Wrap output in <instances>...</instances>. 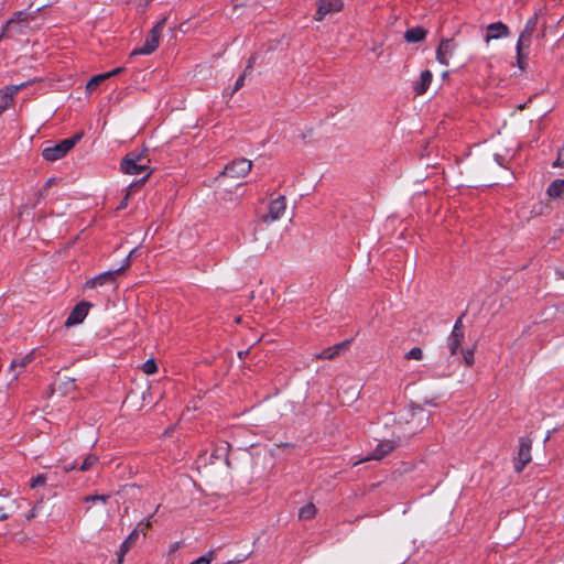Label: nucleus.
I'll list each match as a JSON object with an SVG mask.
<instances>
[{"label":"nucleus","mask_w":564,"mask_h":564,"mask_svg":"<svg viewBox=\"0 0 564 564\" xmlns=\"http://www.w3.org/2000/svg\"><path fill=\"white\" fill-rule=\"evenodd\" d=\"M34 18L33 13L25 10L14 12L2 28L0 41L2 39L21 41L23 37H26L32 31L30 22L34 20Z\"/></svg>","instance_id":"f257e3e1"},{"label":"nucleus","mask_w":564,"mask_h":564,"mask_svg":"<svg viewBox=\"0 0 564 564\" xmlns=\"http://www.w3.org/2000/svg\"><path fill=\"white\" fill-rule=\"evenodd\" d=\"M150 160L143 153L129 152L121 161V170L126 174L130 175H139L145 173L144 176L140 180L144 182L149 178L152 173L150 169Z\"/></svg>","instance_id":"f03ea898"},{"label":"nucleus","mask_w":564,"mask_h":564,"mask_svg":"<svg viewBox=\"0 0 564 564\" xmlns=\"http://www.w3.org/2000/svg\"><path fill=\"white\" fill-rule=\"evenodd\" d=\"M167 18H162L149 32L148 36L142 46L135 47L130 57L137 55H149L152 54L160 44L161 33L166 24Z\"/></svg>","instance_id":"7ed1b4c3"},{"label":"nucleus","mask_w":564,"mask_h":564,"mask_svg":"<svg viewBox=\"0 0 564 564\" xmlns=\"http://www.w3.org/2000/svg\"><path fill=\"white\" fill-rule=\"evenodd\" d=\"M83 133H76L70 138L64 139L53 147L43 149L42 156L45 161L54 162L64 158L82 139Z\"/></svg>","instance_id":"20e7f679"},{"label":"nucleus","mask_w":564,"mask_h":564,"mask_svg":"<svg viewBox=\"0 0 564 564\" xmlns=\"http://www.w3.org/2000/svg\"><path fill=\"white\" fill-rule=\"evenodd\" d=\"M128 261H129V258L126 259V262H128ZM126 267H128V263L121 265L118 269L102 272V273L87 280L85 283V288L95 289L97 286H102L106 284L116 285L118 275L126 269Z\"/></svg>","instance_id":"39448f33"},{"label":"nucleus","mask_w":564,"mask_h":564,"mask_svg":"<svg viewBox=\"0 0 564 564\" xmlns=\"http://www.w3.org/2000/svg\"><path fill=\"white\" fill-rule=\"evenodd\" d=\"M532 440L527 436L519 438L518 456L514 458V470L521 473L531 462Z\"/></svg>","instance_id":"423d86ee"},{"label":"nucleus","mask_w":564,"mask_h":564,"mask_svg":"<svg viewBox=\"0 0 564 564\" xmlns=\"http://www.w3.org/2000/svg\"><path fill=\"white\" fill-rule=\"evenodd\" d=\"M251 169L252 162L245 158H240L228 163L225 166L223 174L232 178H238L246 176Z\"/></svg>","instance_id":"0eeeda50"},{"label":"nucleus","mask_w":564,"mask_h":564,"mask_svg":"<svg viewBox=\"0 0 564 564\" xmlns=\"http://www.w3.org/2000/svg\"><path fill=\"white\" fill-rule=\"evenodd\" d=\"M91 306H93V304L89 302H86V301H82V302L77 303L74 306V308L70 311V313L65 322V325L73 326V325L83 323Z\"/></svg>","instance_id":"6e6552de"},{"label":"nucleus","mask_w":564,"mask_h":564,"mask_svg":"<svg viewBox=\"0 0 564 564\" xmlns=\"http://www.w3.org/2000/svg\"><path fill=\"white\" fill-rule=\"evenodd\" d=\"M344 7L341 0H319L317 2V10L315 12L314 19L316 21H322L324 18L332 12H339Z\"/></svg>","instance_id":"1a4fd4ad"},{"label":"nucleus","mask_w":564,"mask_h":564,"mask_svg":"<svg viewBox=\"0 0 564 564\" xmlns=\"http://www.w3.org/2000/svg\"><path fill=\"white\" fill-rule=\"evenodd\" d=\"M456 43L454 39H442L436 48V59L442 65H448L449 57L453 56L456 50Z\"/></svg>","instance_id":"9d476101"},{"label":"nucleus","mask_w":564,"mask_h":564,"mask_svg":"<svg viewBox=\"0 0 564 564\" xmlns=\"http://www.w3.org/2000/svg\"><path fill=\"white\" fill-rule=\"evenodd\" d=\"M286 209V199L284 196H279L275 199H272L269 204L268 215L263 217V221H275L280 219Z\"/></svg>","instance_id":"9b49d317"},{"label":"nucleus","mask_w":564,"mask_h":564,"mask_svg":"<svg viewBox=\"0 0 564 564\" xmlns=\"http://www.w3.org/2000/svg\"><path fill=\"white\" fill-rule=\"evenodd\" d=\"M510 35V29L507 24L501 21L494 22L487 25L485 42L489 43L492 40L508 37Z\"/></svg>","instance_id":"f8f14e48"},{"label":"nucleus","mask_w":564,"mask_h":564,"mask_svg":"<svg viewBox=\"0 0 564 564\" xmlns=\"http://www.w3.org/2000/svg\"><path fill=\"white\" fill-rule=\"evenodd\" d=\"M395 447H397V444L394 441H390V440L381 441L378 443L377 447L371 452V454L365 460H370V459L380 460L386 455L391 453Z\"/></svg>","instance_id":"ddd939ff"},{"label":"nucleus","mask_w":564,"mask_h":564,"mask_svg":"<svg viewBox=\"0 0 564 564\" xmlns=\"http://www.w3.org/2000/svg\"><path fill=\"white\" fill-rule=\"evenodd\" d=\"M351 344V340H344L341 343L335 344L332 347H327L323 349L319 354L316 355L317 359L332 360L336 358L341 350L347 349Z\"/></svg>","instance_id":"4468645a"},{"label":"nucleus","mask_w":564,"mask_h":564,"mask_svg":"<svg viewBox=\"0 0 564 564\" xmlns=\"http://www.w3.org/2000/svg\"><path fill=\"white\" fill-rule=\"evenodd\" d=\"M538 24V14L535 13L533 17L529 18L525 22L523 31L520 33L518 41L520 44H525V47H529L531 44L532 34Z\"/></svg>","instance_id":"2eb2a0df"},{"label":"nucleus","mask_w":564,"mask_h":564,"mask_svg":"<svg viewBox=\"0 0 564 564\" xmlns=\"http://www.w3.org/2000/svg\"><path fill=\"white\" fill-rule=\"evenodd\" d=\"M139 539V530L134 529L130 532V534L126 538V540L121 543L119 551L117 553L118 563H122L124 555L130 551V549L135 544Z\"/></svg>","instance_id":"dca6fc26"},{"label":"nucleus","mask_w":564,"mask_h":564,"mask_svg":"<svg viewBox=\"0 0 564 564\" xmlns=\"http://www.w3.org/2000/svg\"><path fill=\"white\" fill-rule=\"evenodd\" d=\"M432 78L433 74L431 70H422L420 75V80L414 83L413 85L415 94L419 96L425 94L432 83Z\"/></svg>","instance_id":"f3484780"},{"label":"nucleus","mask_w":564,"mask_h":564,"mask_svg":"<svg viewBox=\"0 0 564 564\" xmlns=\"http://www.w3.org/2000/svg\"><path fill=\"white\" fill-rule=\"evenodd\" d=\"M427 35V31L422 26L408 29L404 33V40L408 43H417L423 41Z\"/></svg>","instance_id":"a211bd4d"},{"label":"nucleus","mask_w":564,"mask_h":564,"mask_svg":"<svg viewBox=\"0 0 564 564\" xmlns=\"http://www.w3.org/2000/svg\"><path fill=\"white\" fill-rule=\"evenodd\" d=\"M464 338L465 333L451 332L447 337V348L449 349L451 356L457 355Z\"/></svg>","instance_id":"6ab92c4d"},{"label":"nucleus","mask_w":564,"mask_h":564,"mask_svg":"<svg viewBox=\"0 0 564 564\" xmlns=\"http://www.w3.org/2000/svg\"><path fill=\"white\" fill-rule=\"evenodd\" d=\"M564 192V180L556 178L547 187L546 194L551 198H558Z\"/></svg>","instance_id":"aec40b11"},{"label":"nucleus","mask_w":564,"mask_h":564,"mask_svg":"<svg viewBox=\"0 0 564 564\" xmlns=\"http://www.w3.org/2000/svg\"><path fill=\"white\" fill-rule=\"evenodd\" d=\"M315 514H316V508H315L314 503H312V502L304 505L299 510V519L300 520H304V521L311 520L315 517Z\"/></svg>","instance_id":"412c9836"},{"label":"nucleus","mask_w":564,"mask_h":564,"mask_svg":"<svg viewBox=\"0 0 564 564\" xmlns=\"http://www.w3.org/2000/svg\"><path fill=\"white\" fill-rule=\"evenodd\" d=\"M523 48L525 47V44H520V42H517L516 51H517V65L521 70H524L527 68V59L528 54L523 53Z\"/></svg>","instance_id":"4be33fe9"},{"label":"nucleus","mask_w":564,"mask_h":564,"mask_svg":"<svg viewBox=\"0 0 564 564\" xmlns=\"http://www.w3.org/2000/svg\"><path fill=\"white\" fill-rule=\"evenodd\" d=\"M33 360H34V352H30L22 358L13 359L10 364V368L15 369L17 367H20L21 369H23L28 365H30Z\"/></svg>","instance_id":"5701e85b"},{"label":"nucleus","mask_w":564,"mask_h":564,"mask_svg":"<svg viewBox=\"0 0 564 564\" xmlns=\"http://www.w3.org/2000/svg\"><path fill=\"white\" fill-rule=\"evenodd\" d=\"M230 444L228 442H223L220 445H218L215 449V452L212 454V457L214 458H220L221 456L226 457V463L229 465L228 454L230 451Z\"/></svg>","instance_id":"b1692460"},{"label":"nucleus","mask_w":564,"mask_h":564,"mask_svg":"<svg viewBox=\"0 0 564 564\" xmlns=\"http://www.w3.org/2000/svg\"><path fill=\"white\" fill-rule=\"evenodd\" d=\"M99 460V457L96 454H88L82 465L78 467V470L80 471H87L93 468Z\"/></svg>","instance_id":"393cba45"},{"label":"nucleus","mask_w":564,"mask_h":564,"mask_svg":"<svg viewBox=\"0 0 564 564\" xmlns=\"http://www.w3.org/2000/svg\"><path fill=\"white\" fill-rule=\"evenodd\" d=\"M21 90V86L17 85H8L3 88V90H0L1 96H7L8 102L12 105L14 96Z\"/></svg>","instance_id":"a878e982"},{"label":"nucleus","mask_w":564,"mask_h":564,"mask_svg":"<svg viewBox=\"0 0 564 564\" xmlns=\"http://www.w3.org/2000/svg\"><path fill=\"white\" fill-rule=\"evenodd\" d=\"M21 90V86L17 85H8L3 88V90H0L1 96H7L8 102L12 105L14 96Z\"/></svg>","instance_id":"bb28decb"},{"label":"nucleus","mask_w":564,"mask_h":564,"mask_svg":"<svg viewBox=\"0 0 564 564\" xmlns=\"http://www.w3.org/2000/svg\"><path fill=\"white\" fill-rule=\"evenodd\" d=\"M104 80H106V76L104 74L93 76L86 84V90L88 93H93Z\"/></svg>","instance_id":"cd10ccee"},{"label":"nucleus","mask_w":564,"mask_h":564,"mask_svg":"<svg viewBox=\"0 0 564 564\" xmlns=\"http://www.w3.org/2000/svg\"><path fill=\"white\" fill-rule=\"evenodd\" d=\"M158 364L155 359L150 358L142 365V371L147 375H154L158 372Z\"/></svg>","instance_id":"c85d7f7f"},{"label":"nucleus","mask_w":564,"mask_h":564,"mask_svg":"<svg viewBox=\"0 0 564 564\" xmlns=\"http://www.w3.org/2000/svg\"><path fill=\"white\" fill-rule=\"evenodd\" d=\"M48 479L47 474H37L36 476L32 477L30 480V487L32 489L37 488L40 486H44L46 484V480Z\"/></svg>","instance_id":"c756f323"},{"label":"nucleus","mask_w":564,"mask_h":564,"mask_svg":"<svg viewBox=\"0 0 564 564\" xmlns=\"http://www.w3.org/2000/svg\"><path fill=\"white\" fill-rule=\"evenodd\" d=\"M216 557L215 551L210 550L188 564H210Z\"/></svg>","instance_id":"7c9ffc66"},{"label":"nucleus","mask_w":564,"mask_h":564,"mask_svg":"<svg viewBox=\"0 0 564 564\" xmlns=\"http://www.w3.org/2000/svg\"><path fill=\"white\" fill-rule=\"evenodd\" d=\"M423 358V350L420 347H413L405 354L408 360H421Z\"/></svg>","instance_id":"2f4dec72"},{"label":"nucleus","mask_w":564,"mask_h":564,"mask_svg":"<svg viewBox=\"0 0 564 564\" xmlns=\"http://www.w3.org/2000/svg\"><path fill=\"white\" fill-rule=\"evenodd\" d=\"M109 495H89L85 497V502H96L101 501L102 503H107L109 500Z\"/></svg>","instance_id":"473e14b6"},{"label":"nucleus","mask_w":564,"mask_h":564,"mask_svg":"<svg viewBox=\"0 0 564 564\" xmlns=\"http://www.w3.org/2000/svg\"><path fill=\"white\" fill-rule=\"evenodd\" d=\"M462 354L466 366L471 367L475 362L474 349H462Z\"/></svg>","instance_id":"72a5a7b5"},{"label":"nucleus","mask_w":564,"mask_h":564,"mask_svg":"<svg viewBox=\"0 0 564 564\" xmlns=\"http://www.w3.org/2000/svg\"><path fill=\"white\" fill-rule=\"evenodd\" d=\"M248 74H245V72H242V74L236 79L235 82V85H234V88H232V91H231V95H234L236 91H238L241 87H243L245 85V79H246V76Z\"/></svg>","instance_id":"f704fd0d"},{"label":"nucleus","mask_w":564,"mask_h":564,"mask_svg":"<svg viewBox=\"0 0 564 564\" xmlns=\"http://www.w3.org/2000/svg\"><path fill=\"white\" fill-rule=\"evenodd\" d=\"M553 167H564V145L560 149L556 160L552 163Z\"/></svg>","instance_id":"c9c22d12"},{"label":"nucleus","mask_w":564,"mask_h":564,"mask_svg":"<svg viewBox=\"0 0 564 564\" xmlns=\"http://www.w3.org/2000/svg\"><path fill=\"white\" fill-rule=\"evenodd\" d=\"M466 312H464L455 322L452 332L456 333H465L464 332V325H463V318L465 317Z\"/></svg>","instance_id":"e433bc0d"},{"label":"nucleus","mask_w":564,"mask_h":564,"mask_svg":"<svg viewBox=\"0 0 564 564\" xmlns=\"http://www.w3.org/2000/svg\"><path fill=\"white\" fill-rule=\"evenodd\" d=\"M251 551L245 555H237L235 558L227 562V564H240L243 563L250 555Z\"/></svg>","instance_id":"4c0bfd02"},{"label":"nucleus","mask_w":564,"mask_h":564,"mask_svg":"<svg viewBox=\"0 0 564 564\" xmlns=\"http://www.w3.org/2000/svg\"><path fill=\"white\" fill-rule=\"evenodd\" d=\"M256 61H257V54H252L249 57L247 66L243 69L245 74H249L252 70Z\"/></svg>","instance_id":"58836bf2"},{"label":"nucleus","mask_w":564,"mask_h":564,"mask_svg":"<svg viewBox=\"0 0 564 564\" xmlns=\"http://www.w3.org/2000/svg\"><path fill=\"white\" fill-rule=\"evenodd\" d=\"M126 70L124 67H117L110 72H107V73H104V75L106 76V79L112 77V76H116V75H120L122 74L123 72Z\"/></svg>","instance_id":"ea45409f"},{"label":"nucleus","mask_w":564,"mask_h":564,"mask_svg":"<svg viewBox=\"0 0 564 564\" xmlns=\"http://www.w3.org/2000/svg\"><path fill=\"white\" fill-rule=\"evenodd\" d=\"M11 105L8 102L7 96L0 95V116L3 113L6 109H8Z\"/></svg>","instance_id":"a19ab883"},{"label":"nucleus","mask_w":564,"mask_h":564,"mask_svg":"<svg viewBox=\"0 0 564 564\" xmlns=\"http://www.w3.org/2000/svg\"><path fill=\"white\" fill-rule=\"evenodd\" d=\"M75 469H78L76 463H69V464H65L63 466V471L64 473H69V471L75 470Z\"/></svg>","instance_id":"79ce46f5"},{"label":"nucleus","mask_w":564,"mask_h":564,"mask_svg":"<svg viewBox=\"0 0 564 564\" xmlns=\"http://www.w3.org/2000/svg\"><path fill=\"white\" fill-rule=\"evenodd\" d=\"M9 514L6 512L4 508H0V520L8 519Z\"/></svg>","instance_id":"37998d69"},{"label":"nucleus","mask_w":564,"mask_h":564,"mask_svg":"<svg viewBox=\"0 0 564 564\" xmlns=\"http://www.w3.org/2000/svg\"><path fill=\"white\" fill-rule=\"evenodd\" d=\"M141 525H143V530H148V529H150V528H151V525H152V524H151L150 520H147V522H145V523L140 522V523H139V527H141Z\"/></svg>","instance_id":"c03bdc74"},{"label":"nucleus","mask_w":564,"mask_h":564,"mask_svg":"<svg viewBox=\"0 0 564 564\" xmlns=\"http://www.w3.org/2000/svg\"><path fill=\"white\" fill-rule=\"evenodd\" d=\"M35 516H36V509H35V508H33V509L30 511V513L26 516V519H28V520H31V519H33Z\"/></svg>","instance_id":"a18cd8bd"},{"label":"nucleus","mask_w":564,"mask_h":564,"mask_svg":"<svg viewBox=\"0 0 564 564\" xmlns=\"http://www.w3.org/2000/svg\"><path fill=\"white\" fill-rule=\"evenodd\" d=\"M34 82H35V79L28 80V82L20 84L19 86H21V89H23V88H26L28 86H30Z\"/></svg>","instance_id":"49530a36"},{"label":"nucleus","mask_w":564,"mask_h":564,"mask_svg":"<svg viewBox=\"0 0 564 564\" xmlns=\"http://www.w3.org/2000/svg\"><path fill=\"white\" fill-rule=\"evenodd\" d=\"M246 355H248V350L238 352L240 359H242Z\"/></svg>","instance_id":"de8ad7c7"},{"label":"nucleus","mask_w":564,"mask_h":564,"mask_svg":"<svg viewBox=\"0 0 564 564\" xmlns=\"http://www.w3.org/2000/svg\"><path fill=\"white\" fill-rule=\"evenodd\" d=\"M50 185H51V180L47 181L46 187H48Z\"/></svg>","instance_id":"09e8293b"}]
</instances>
